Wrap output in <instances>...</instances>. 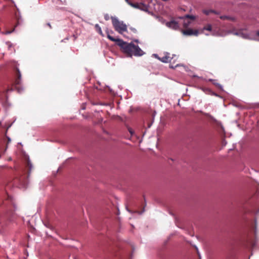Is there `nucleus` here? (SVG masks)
<instances>
[{"instance_id":"obj_1","label":"nucleus","mask_w":259,"mask_h":259,"mask_svg":"<svg viewBox=\"0 0 259 259\" xmlns=\"http://www.w3.org/2000/svg\"><path fill=\"white\" fill-rule=\"evenodd\" d=\"M116 44L122 49L124 53L129 56H141L144 54V52L140 47L133 43H128L120 39L117 40Z\"/></svg>"},{"instance_id":"obj_2","label":"nucleus","mask_w":259,"mask_h":259,"mask_svg":"<svg viewBox=\"0 0 259 259\" xmlns=\"http://www.w3.org/2000/svg\"><path fill=\"white\" fill-rule=\"evenodd\" d=\"M112 24L116 31L120 34L127 31V26L122 21H120L116 17H112Z\"/></svg>"},{"instance_id":"obj_3","label":"nucleus","mask_w":259,"mask_h":259,"mask_svg":"<svg viewBox=\"0 0 259 259\" xmlns=\"http://www.w3.org/2000/svg\"><path fill=\"white\" fill-rule=\"evenodd\" d=\"M257 36H259V31L257 32L252 31L248 33L242 32L240 34V37L243 38L259 41V39L257 37Z\"/></svg>"},{"instance_id":"obj_4","label":"nucleus","mask_w":259,"mask_h":259,"mask_svg":"<svg viewBox=\"0 0 259 259\" xmlns=\"http://www.w3.org/2000/svg\"><path fill=\"white\" fill-rule=\"evenodd\" d=\"M180 19H183V27L187 28L191 23V22L188 19H191L192 20H194L195 19V17L193 15H186L183 17H180Z\"/></svg>"},{"instance_id":"obj_5","label":"nucleus","mask_w":259,"mask_h":259,"mask_svg":"<svg viewBox=\"0 0 259 259\" xmlns=\"http://www.w3.org/2000/svg\"><path fill=\"white\" fill-rule=\"evenodd\" d=\"M155 57L158 59L159 60L163 63H168L170 61L172 58L170 56V54L168 52H164L163 54V56L160 57L157 54H154Z\"/></svg>"},{"instance_id":"obj_6","label":"nucleus","mask_w":259,"mask_h":259,"mask_svg":"<svg viewBox=\"0 0 259 259\" xmlns=\"http://www.w3.org/2000/svg\"><path fill=\"white\" fill-rule=\"evenodd\" d=\"M130 6L133 8L140 9L143 11H148L149 9L148 6L143 3L130 4Z\"/></svg>"},{"instance_id":"obj_7","label":"nucleus","mask_w":259,"mask_h":259,"mask_svg":"<svg viewBox=\"0 0 259 259\" xmlns=\"http://www.w3.org/2000/svg\"><path fill=\"white\" fill-rule=\"evenodd\" d=\"M182 32L184 35H195L197 36L198 35V31L193 30L192 29H188L187 30H182Z\"/></svg>"},{"instance_id":"obj_8","label":"nucleus","mask_w":259,"mask_h":259,"mask_svg":"<svg viewBox=\"0 0 259 259\" xmlns=\"http://www.w3.org/2000/svg\"><path fill=\"white\" fill-rule=\"evenodd\" d=\"M166 25L167 27L174 30H177L179 28V23L175 20L166 22Z\"/></svg>"},{"instance_id":"obj_9","label":"nucleus","mask_w":259,"mask_h":259,"mask_svg":"<svg viewBox=\"0 0 259 259\" xmlns=\"http://www.w3.org/2000/svg\"><path fill=\"white\" fill-rule=\"evenodd\" d=\"M106 32L107 33V37L111 41L117 42V40H119L120 39L118 38H115L112 36L110 35V33L112 34L113 33V31L112 30H109V29H107L106 30Z\"/></svg>"},{"instance_id":"obj_10","label":"nucleus","mask_w":259,"mask_h":259,"mask_svg":"<svg viewBox=\"0 0 259 259\" xmlns=\"http://www.w3.org/2000/svg\"><path fill=\"white\" fill-rule=\"evenodd\" d=\"M220 18L222 20L228 19V20H232V21H234L235 20L234 18H233V17L228 16H225V15L221 16L220 17Z\"/></svg>"},{"instance_id":"obj_11","label":"nucleus","mask_w":259,"mask_h":259,"mask_svg":"<svg viewBox=\"0 0 259 259\" xmlns=\"http://www.w3.org/2000/svg\"><path fill=\"white\" fill-rule=\"evenodd\" d=\"M17 71H18V78L17 79H16L15 81L16 84H19L20 83V79H21V75L20 70L18 69Z\"/></svg>"},{"instance_id":"obj_12","label":"nucleus","mask_w":259,"mask_h":259,"mask_svg":"<svg viewBox=\"0 0 259 259\" xmlns=\"http://www.w3.org/2000/svg\"><path fill=\"white\" fill-rule=\"evenodd\" d=\"M95 27L96 28H97V30H98V32H99V33L102 36H104V34L102 32V29H101V28L100 27V26L98 25V24H96L95 25Z\"/></svg>"},{"instance_id":"obj_13","label":"nucleus","mask_w":259,"mask_h":259,"mask_svg":"<svg viewBox=\"0 0 259 259\" xmlns=\"http://www.w3.org/2000/svg\"><path fill=\"white\" fill-rule=\"evenodd\" d=\"M202 30H206L210 31L212 30L211 25L210 24H208L206 26L204 27L203 28Z\"/></svg>"},{"instance_id":"obj_14","label":"nucleus","mask_w":259,"mask_h":259,"mask_svg":"<svg viewBox=\"0 0 259 259\" xmlns=\"http://www.w3.org/2000/svg\"><path fill=\"white\" fill-rule=\"evenodd\" d=\"M211 12H214V11L212 10H203V13L206 15H208Z\"/></svg>"},{"instance_id":"obj_15","label":"nucleus","mask_w":259,"mask_h":259,"mask_svg":"<svg viewBox=\"0 0 259 259\" xmlns=\"http://www.w3.org/2000/svg\"><path fill=\"white\" fill-rule=\"evenodd\" d=\"M232 33V32L231 31H227L225 32L224 34H216V35H218V36H225L227 34H229L230 33ZM213 35H215V34L214 33H213Z\"/></svg>"},{"instance_id":"obj_16","label":"nucleus","mask_w":259,"mask_h":259,"mask_svg":"<svg viewBox=\"0 0 259 259\" xmlns=\"http://www.w3.org/2000/svg\"><path fill=\"white\" fill-rule=\"evenodd\" d=\"M28 165L29 167L30 170H31L32 168V165L29 159L28 160Z\"/></svg>"},{"instance_id":"obj_17","label":"nucleus","mask_w":259,"mask_h":259,"mask_svg":"<svg viewBox=\"0 0 259 259\" xmlns=\"http://www.w3.org/2000/svg\"><path fill=\"white\" fill-rule=\"evenodd\" d=\"M15 30V28H14L12 31H7L6 32L5 34H10L12 32H14Z\"/></svg>"},{"instance_id":"obj_18","label":"nucleus","mask_w":259,"mask_h":259,"mask_svg":"<svg viewBox=\"0 0 259 259\" xmlns=\"http://www.w3.org/2000/svg\"><path fill=\"white\" fill-rule=\"evenodd\" d=\"M213 83L219 87L220 89H222V86L220 84L216 83V82H213Z\"/></svg>"},{"instance_id":"obj_19","label":"nucleus","mask_w":259,"mask_h":259,"mask_svg":"<svg viewBox=\"0 0 259 259\" xmlns=\"http://www.w3.org/2000/svg\"><path fill=\"white\" fill-rule=\"evenodd\" d=\"M242 32H234L233 34L239 36L240 37V34H241Z\"/></svg>"},{"instance_id":"obj_20","label":"nucleus","mask_w":259,"mask_h":259,"mask_svg":"<svg viewBox=\"0 0 259 259\" xmlns=\"http://www.w3.org/2000/svg\"><path fill=\"white\" fill-rule=\"evenodd\" d=\"M128 131L130 133V134H131V135H133L134 134V131H133V130L132 128H129Z\"/></svg>"},{"instance_id":"obj_21","label":"nucleus","mask_w":259,"mask_h":259,"mask_svg":"<svg viewBox=\"0 0 259 259\" xmlns=\"http://www.w3.org/2000/svg\"><path fill=\"white\" fill-rule=\"evenodd\" d=\"M126 1V2L129 5H130V4H133L132 2H131L129 0H125Z\"/></svg>"},{"instance_id":"obj_22","label":"nucleus","mask_w":259,"mask_h":259,"mask_svg":"<svg viewBox=\"0 0 259 259\" xmlns=\"http://www.w3.org/2000/svg\"><path fill=\"white\" fill-rule=\"evenodd\" d=\"M21 188H26V185L25 184H22V186H21Z\"/></svg>"},{"instance_id":"obj_23","label":"nucleus","mask_w":259,"mask_h":259,"mask_svg":"<svg viewBox=\"0 0 259 259\" xmlns=\"http://www.w3.org/2000/svg\"><path fill=\"white\" fill-rule=\"evenodd\" d=\"M105 18L106 20H108L109 19V17L107 15H105Z\"/></svg>"},{"instance_id":"obj_24","label":"nucleus","mask_w":259,"mask_h":259,"mask_svg":"<svg viewBox=\"0 0 259 259\" xmlns=\"http://www.w3.org/2000/svg\"><path fill=\"white\" fill-rule=\"evenodd\" d=\"M47 25H48V26H49V27H50V28H51V27H51V24H50V23H48L47 24Z\"/></svg>"},{"instance_id":"obj_25","label":"nucleus","mask_w":259,"mask_h":259,"mask_svg":"<svg viewBox=\"0 0 259 259\" xmlns=\"http://www.w3.org/2000/svg\"><path fill=\"white\" fill-rule=\"evenodd\" d=\"M212 13L218 14V13L214 11V12H212Z\"/></svg>"},{"instance_id":"obj_26","label":"nucleus","mask_w":259,"mask_h":259,"mask_svg":"<svg viewBox=\"0 0 259 259\" xmlns=\"http://www.w3.org/2000/svg\"><path fill=\"white\" fill-rule=\"evenodd\" d=\"M209 80H210V81H214V80H213V79H210Z\"/></svg>"},{"instance_id":"obj_27","label":"nucleus","mask_w":259,"mask_h":259,"mask_svg":"<svg viewBox=\"0 0 259 259\" xmlns=\"http://www.w3.org/2000/svg\"><path fill=\"white\" fill-rule=\"evenodd\" d=\"M8 141H9V142H10L11 140L10 138H8Z\"/></svg>"}]
</instances>
